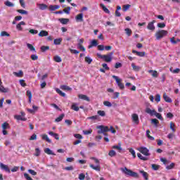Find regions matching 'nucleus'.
Listing matches in <instances>:
<instances>
[{"label":"nucleus","mask_w":180,"mask_h":180,"mask_svg":"<svg viewBox=\"0 0 180 180\" xmlns=\"http://www.w3.org/2000/svg\"><path fill=\"white\" fill-rule=\"evenodd\" d=\"M113 52H110L106 55H101V53H97V57L98 58H101V60H103L105 63H110L112 60L113 57Z\"/></svg>","instance_id":"1"},{"label":"nucleus","mask_w":180,"mask_h":180,"mask_svg":"<svg viewBox=\"0 0 180 180\" xmlns=\"http://www.w3.org/2000/svg\"><path fill=\"white\" fill-rule=\"evenodd\" d=\"M98 46V41L96 39H93L91 41L90 45H89L88 49H92V47H96Z\"/></svg>","instance_id":"12"},{"label":"nucleus","mask_w":180,"mask_h":180,"mask_svg":"<svg viewBox=\"0 0 180 180\" xmlns=\"http://www.w3.org/2000/svg\"><path fill=\"white\" fill-rule=\"evenodd\" d=\"M174 137H175V134L173 133H170L167 135V139H169V140H174Z\"/></svg>","instance_id":"60"},{"label":"nucleus","mask_w":180,"mask_h":180,"mask_svg":"<svg viewBox=\"0 0 180 180\" xmlns=\"http://www.w3.org/2000/svg\"><path fill=\"white\" fill-rule=\"evenodd\" d=\"M83 133L86 136H88V134H92V129H90L89 130L83 131Z\"/></svg>","instance_id":"63"},{"label":"nucleus","mask_w":180,"mask_h":180,"mask_svg":"<svg viewBox=\"0 0 180 180\" xmlns=\"http://www.w3.org/2000/svg\"><path fill=\"white\" fill-rule=\"evenodd\" d=\"M74 137H75V139H78L79 140H82V139H84V137H82V135L79 134H75Z\"/></svg>","instance_id":"56"},{"label":"nucleus","mask_w":180,"mask_h":180,"mask_svg":"<svg viewBox=\"0 0 180 180\" xmlns=\"http://www.w3.org/2000/svg\"><path fill=\"white\" fill-rule=\"evenodd\" d=\"M61 41H63V39L61 38L56 39L53 40V43L56 46H58V45L61 44Z\"/></svg>","instance_id":"36"},{"label":"nucleus","mask_w":180,"mask_h":180,"mask_svg":"<svg viewBox=\"0 0 180 180\" xmlns=\"http://www.w3.org/2000/svg\"><path fill=\"white\" fill-rule=\"evenodd\" d=\"M49 11H57V9H60V6L58 5H50L49 6Z\"/></svg>","instance_id":"16"},{"label":"nucleus","mask_w":180,"mask_h":180,"mask_svg":"<svg viewBox=\"0 0 180 180\" xmlns=\"http://www.w3.org/2000/svg\"><path fill=\"white\" fill-rule=\"evenodd\" d=\"M121 171L122 172H124V174H125V175H128L129 176H132L133 178H139V173L136 172H133L129 169H127V167H122L121 168Z\"/></svg>","instance_id":"2"},{"label":"nucleus","mask_w":180,"mask_h":180,"mask_svg":"<svg viewBox=\"0 0 180 180\" xmlns=\"http://www.w3.org/2000/svg\"><path fill=\"white\" fill-rule=\"evenodd\" d=\"M171 72H172V74H179L180 72V69L179 68H176L174 70L170 69Z\"/></svg>","instance_id":"53"},{"label":"nucleus","mask_w":180,"mask_h":180,"mask_svg":"<svg viewBox=\"0 0 180 180\" xmlns=\"http://www.w3.org/2000/svg\"><path fill=\"white\" fill-rule=\"evenodd\" d=\"M41 139H42V140H46V141H47V143H51V139H50L49 138V136H47V134L41 135Z\"/></svg>","instance_id":"26"},{"label":"nucleus","mask_w":180,"mask_h":180,"mask_svg":"<svg viewBox=\"0 0 180 180\" xmlns=\"http://www.w3.org/2000/svg\"><path fill=\"white\" fill-rule=\"evenodd\" d=\"M17 12H18V13H20L21 15H27L29 13L27 11L23 9H18L17 10Z\"/></svg>","instance_id":"41"},{"label":"nucleus","mask_w":180,"mask_h":180,"mask_svg":"<svg viewBox=\"0 0 180 180\" xmlns=\"http://www.w3.org/2000/svg\"><path fill=\"white\" fill-rule=\"evenodd\" d=\"M133 54H136L139 57H144L146 56V52H139L136 50H132Z\"/></svg>","instance_id":"14"},{"label":"nucleus","mask_w":180,"mask_h":180,"mask_svg":"<svg viewBox=\"0 0 180 180\" xmlns=\"http://www.w3.org/2000/svg\"><path fill=\"white\" fill-rule=\"evenodd\" d=\"M175 167V163H171L169 165L166 167V169H172Z\"/></svg>","instance_id":"62"},{"label":"nucleus","mask_w":180,"mask_h":180,"mask_svg":"<svg viewBox=\"0 0 180 180\" xmlns=\"http://www.w3.org/2000/svg\"><path fill=\"white\" fill-rule=\"evenodd\" d=\"M3 130H6V129H8L9 127V124L8 122H4L2 124L1 126Z\"/></svg>","instance_id":"49"},{"label":"nucleus","mask_w":180,"mask_h":180,"mask_svg":"<svg viewBox=\"0 0 180 180\" xmlns=\"http://www.w3.org/2000/svg\"><path fill=\"white\" fill-rule=\"evenodd\" d=\"M167 34H168V31L164 30H159L155 33L156 39L161 40V39H162V37H165Z\"/></svg>","instance_id":"4"},{"label":"nucleus","mask_w":180,"mask_h":180,"mask_svg":"<svg viewBox=\"0 0 180 180\" xmlns=\"http://www.w3.org/2000/svg\"><path fill=\"white\" fill-rule=\"evenodd\" d=\"M146 136H147L148 139H149V140H152V141H154V140H155V139H154V137H153V136H151L150 135V130H147V131H146Z\"/></svg>","instance_id":"50"},{"label":"nucleus","mask_w":180,"mask_h":180,"mask_svg":"<svg viewBox=\"0 0 180 180\" xmlns=\"http://www.w3.org/2000/svg\"><path fill=\"white\" fill-rule=\"evenodd\" d=\"M75 19L77 22H84V14L79 13L77 15H76Z\"/></svg>","instance_id":"11"},{"label":"nucleus","mask_w":180,"mask_h":180,"mask_svg":"<svg viewBox=\"0 0 180 180\" xmlns=\"http://www.w3.org/2000/svg\"><path fill=\"white\" fill-rule=\"evenodd\" d=\"M30 33H31V34H37V33H39V31L37 30H34V29H31L30 30Z\"/></svg>","instance_id":"64"},{"label":"nucleus","mask_w":180,"mask_h":180,"mask_svg":"<svg viewBox=\"0 0 180 180\" xmlns=\"http://www.w3.org/2000/svg\"><path fill=\"white\" fill-rule=\"evenodd\" d=\"M112 78L115 79L120 89H124V84L122 83V79H119L117 76H112Z\"/></svg>","instance_id":"6"},{"label":"nucleus","mask_w":180,"mask_h":180,"mask_svg":"<svg viewBox=\"0 0 180 180\" xmlns=\"http://www.w3.org/2000/svg\"><path fill=\"white\" fill-rule=\"evenodd\" d=\"M131 6L130 4H126L122 6L123 12H127Z\"/></svg>","instance_id":"30"},{"label":"nucleus","mask_w":180,"mask_h":180,"mask_svg":"<svg viewBox=\"0 0 180 180\" xmlns=\"http://www.w3.org/2000/svg\"><path fill=\"white\" fill-rule=\"evenodd\" d=\"M139 153L143 154V155H146V157H148L150 155V150H148L146 147H141L138 149Z\"/></svg>","instance_id":"7"},{"label":"nucleus","mask_w":180,"mask_h":180,"mask_svg":"<svg viewBox=\"0 0 180 180\" xmlns=\"http://www.w3.org/2000/svg\"><path fill=\"white\" fill-rule=\"evenodd\" d=\"M2 80H1L0 79V92H3L4 94H6L8 92V89L5 88L3 85H2Z\"/></svg>","instance_id":"13"},{"label":"nucleus","mask_w":180,"mask_h":180,"mask_svg":"<svg viewBox=\"0 0 180 180\" xmlns=\"http://www.w3.org/2000/svg\"><path fill=\"white\" fill-rule=\"evenodd\" d=\"M14 119H16V120H22V122H26V120H27V118L22 117V115H15Z\"/></svg>","instance_id":"23"},{"label":"nucleus","mask_w":180,"mask_h":180,"mask_svg":"<svg viewBox=\"0 0 180 180\" xmlns=\"http://www.w3.org/2000/svg\"><path fill=\"white\" fill-rule=\"evenodd\" d=\"M161 162H163L165 165H167V164H169V160H167L166 158H160Z\"/></svg>","instance_id":"47"},{"label":"nucleus","mask_w":180,"mask_h":180,"mask_svg":"<svg viewBox=\"0 0 180 180\" xmlns=\"http://www.w3.org/2000/svg\"><path fill=\"white\" fill-rule=\"evenodd\" d=\"M60 88L63 90V91H71L72 89H71L70 86H67V85H62L60 86Z\"/></svg>","instance_id":"45"},{"label":"nucleus","mask_w":180,"mask_h":180,"mask_svg":"<svg viewBox=\"0 0 180 180\" xmlns=\"http://www.w3.org/2000/svg\"><path fill=\"white\" fill-rule=\"evenodd\" d=\"M44 153L46 154H48V155H56V153H53V150H51L49 148H46L44 149Z\"/></svg>","instance_id":"19"},{"label":"nucleus","mask_w":180,"mask_h":180,"mask_svg":"<svg viewBox=\"0 0 180 180\" xmlns=\"http://www.w3.org/2000/svg\"><path fill=\"white\" fill-rule=\"evenodd\" d=\"M47 50H50V46H41V51H42V53H44V51H47Z\"/></svg>","instance_id":"42"},{"label":"nucleus","mask_w":180,"mask_h":180,"mask_svg":"<svg viewBox=\"0 0 180 180\" xmlns=\"http://www.w3.org/2000/svg\"><path fill=\"white\" fill-rule=\"evenodd\" d=\"M163 98L165 102H167V103H171L172 102V99H171V98H169V96H168L165 93L163 94Z\"/></svg>","instance_id":"17"},{"label":"nucleus","mask_w":180,"mask_h":180,"mask_svg":"<svg viewBox=\"0 0 180 180\" xmlns=\"http://www.w3.org/2000/svg\"><path fill=\"white\" fill-rule=\"evenodd\" d=\"M27 96L29 98V103H32V91H30V90L27 91Z\"/></svg>","instance_id":"38"},{"label":"nucleus","mask_w":180,"mask_h":180,"mask_svg":"<svg viewBox=\"0 0 180 180\" xmlns=\"http://www.w3.org/2000/svg\"><path fill=\"white\" fill-rule=\"evenodd\" d=\"M40 148H35V154H34V155H35V157H39V155H40Z\"/></svg>","instance_id":"59"},{"label":"nucleus","mask_w":180,"mask_h":180,"mask_svg":"<svg viewBox=\"0 0 180 180\" xmlns=\"http://www.w3.org/2000/svg\"><path fill=\"white\" fill-rule=\"evenodd\" d=\"M56 91L60 96L65 98V93L63 92L61 90H60V89H56Z\"/></svg>","instance_id":"37"},{"label":"nucleus","mask_w":180,"mask_h":180,"mask_svg":"<svg viewBox=\"0 0 180 180\" xmlns=\"http://www.w3.org/2000/svg\"><path fill=\"white\" fill-rule=\"evenodd\" d=\"M154 115L156 116V117L159 119V120H164V118H162V115H161L160 113L157 112V111H155Z\"/></svg>","instance_id":"46"},{"label":"nucleus","mask_w":180,"mask_h":180,"mask_svg":"<svg viewBox=\"0 0 180 180\" xmlns=\"http://www.w3.org/2000/svg\"><path fill=\"white\" fill-rule=\"evenodd\" d=\"M79 99H82L83 101H86V102H91V99L86 95L84 94H79L78 96Z\"/></svg>","instance_id":"10"},{"label":"nucleus","mask_w":180,"mask_h":180,"mask_svg":"<svg viewBox=\"0 0 180 180\" xmlns=\"http://www.w3.org/2000/svg\"><path fill=\"white\" fill-rule=\"evenodd\" d=\"M148 72H149V74H152V77H154V78H157L158 77V72L157 70H150Z\"/></svg>","instance_id":"20"},{"label":"nucleus","mask_w":180,"mask_h":180,"mask_svg":"<svg viewBox=\"0 0 180 180\" xmlns=\"http://www.w3.org/2000/svg\"><path fill=\"white\" fill-rule=\"evenodd\" d=\"M84 60L86 63H87V64H91V63H92V58H91L90 57L86 56Z\"/></svg>","instance_id":"54"},{"label":"nucleus","mask_w":180,"mask_h":180,"mask_svg":"<svg viewBox=\"0 0 180 180\" xmlns=\"http://www.w3.org/2000/svg\"><path fill=\"white\" fill-rule=\"evenodd\" d=\"M24 178H25L26 180H33V179L27 173L24 174Z\"/></svg>","instance_id":"57"},{"label":"nucleus","mask_w":180,"mask_h":180,"mask_svg":"<svg viewBox=\"0 0 180 180\" xmlns=\"http://www.w3.org/2000/svg\"><path fill=\"white\" fill-rule=\"evenodd\" d=\"M97 114L98 116H101V117H105V116H106V112L104 110H98Z\"/></svg>","instance_id":"31"},{"label":"nucleus","mask_w":180,"mask_h":180,"mask_svg":"<svg viewBox=\"0 0 180 180\" xmlns=\"http://www.w3.org/2000/svg\"><path fill=\"white\" fill-rule=\"evenodd\" d=\"M96 129H99L100 130L98 131V134H104V136H108L107 131H109V127L108 126H103V125H99L96 127Z\"/></svg>","instance_id":"3"},{"label":"nucleus","mask_w":180,"mask_h":180,"mask_svg":"<svg viewBox=\"0 0 180 180\" xmlns=\"http://www.w3.org/2000/svg\"><path fill=\"white\" fill-rule=\"evenodd\" d=\"M31 60H32V61H36L39 60V56L37 55L32 54L31 55Z\"/></svg>","instance_id":"51"},{"label":"nucleus","mask_w":180,"mask_h":180,"mask_svg":"<svg viewBox=\"0 0 180 180\" xmlns=\"http://www.w3.org/2000/svg\"><path fill=\"white\" fill-rule=\"evenodd\" d=\"M151 167L153 171H158V169H160V168L161 167V166H160L159 165H155V164H153Z\"/></svg>","instance_id":"35"},{"label":"nucleus","mask_w":180,"mask_h":180,"mask_svg":"<svg viewBox=\"0 0 180 180\" xmlns=\"http://www.w3.org/2000/svg\"><path fill=\"white\" fill-rule=\"evenodd\" d=\"M131 121L134 124L139 126L140 124V120L139 119V115L134 113L131 115Z\"/></svg>","instance_id":"5"},{"label":"nucleus","mask_w":180,"mask_h":180,"mask_svg":"<svg viewBox=\"0 0 180 180\" xmlns=\"http://www.w3.org/2000/svg\"><path fill=\"white\" fill-rule=\"evenodd\" d=\"M108 155L110 157H115V155H116V151H115L113 150H110L108 153Z\"/></svg>","instance_id":"52"},{"label":"nucleus","mask_w":180,"mask_h":180,"mask_svg":"<svg viewBox=\"0 0 180 180\" xmlns=\"http://www.w3.org/2000/svg\"><path fill=\"white\" fill-rule=\"evenodd\" d=\"M71 11V7L68 6L63 9V12L66 13V15H70V12Z\"/></svg>","instance_id":"48"},{"label":"nucleus","mask_w":180,"mask_h":180,"mask_svg":"<svg viewBox=\"0 0 180 180\" xmlns=\"http://www.w3.org/2000/svg\"><path fill=\"white\" fill-rule=\"evenodd\" d=\"M170 129H172V131L173 133H175L176 131V129H175V123L172 122H170Z\"/></svg>","instance_id":"40"},{"label":"nucleus","mask_w":180,"mask_h":180,"mask_svg":"<svg viewBox=\"0 0 180 180\" xmlns=\"http://www.w3.org/2000/svg\"><path fill=\"white\" fill-rule=\"evenodd\" d=\"M64 116H65V115L64 113L61 114L59 117L56 118L55 122L56 123L61 122V120H63V119H64Z\"/></svg>","instance_id":"25"},{"label":"nucleus","mask_w":180,"mask_h":180,"mask_svg":"<svg viewBox=\"0 0 180 180\" xmlns=\"http://www.w3.org/2000/svg\"><path fill=\"white\" fill-rule=\"evenodd\" d=\"M155 23V20H153V21L148 22L147 29L148 30H151L152 32H154L155 30V26H154V24Z\"/></svg>","instance_id":"8"},{"label":"nucleus","mask_w":180,"mask_h":180,"mask_svg":"<svg viewBox=\"0 0 180 180\" xmlns=\"http://www.w3.org/2000/svg\"><path fill=\"white\" fill-rule=\"evenodd\" d=\"M5 5L6 6H8L9 8H13V6H15V4H13V3L9 1H6L5 2Z\"/></svg>","instance_id":"43"},{"label":"nucleus","mask_w":180,"mask_h":180,"mask_svg":"<svg viewBox=\"0 0 180 180\" xmlns=\"http://www.w3.org/2000/svg\"><path fill=\"white\" fill-rule=\"evenodd\" d=\"M100 6L102 8L103 11L105 13H110V11H109V9H108V8H106V6L104 5L103 4H101Z\"/></svg>","instance_id":"24"},{"label":"nucleus","mask_w":180,"mask_h":180,"mask_svg":"<svg viewBox=\"0 0 180 180\" xmlns=\"http://www.w3.org/2000/svg\"><path fill=\"white\" fill-rule=\"evenodd\" d=\"M146 112V113L151 115V116H153V115L155 114V110H151L150 108H147Z\"/></svg>","instance_id":"39"},{"label":"nucleus","mask_w":180,"mask_h":180,"mask_svg":"<svg viewBox=\"0 0 180 180\" xmlns=\"http://www.w3.org/2000/svg\"><path fill=\"white\" fill-rule=\"evenodd\" d=\"M129 151L132 155V157L136 158V151H134L133 148H129Z\"/></svg>","instance_id":"55"},{"label":"nucleus","mask_w":180,"mask_h":180,"mask_svg":"<svg viewBox=\"0 0 180 180\" xmlns=\"http://www.w3.org/2000/svg\"><path fill=\"white\" fill-rule=\"evenodd\" d=\"M90 168H92V169H94V171H101V165H98L97 166H94L92 164L89 165Z\"/></svg>","instance_id":"22"},{"label":"nucleus","mask_w":180,"mask_h":180,"mask_svg":"<svg viewBox=\"0 0 180 180\" xmlns=\"http://www.w3.org/2000/svg\"><path fill=\"white\" fill-rule=\"evenodd\" d=\"M13 75H15V77L20 78V77H23V71L20 70L18 72H14Z\"/></svg>","instance_id":"29"},{"label":"nucleus","mask_w":180,"mask_h":180,"mask_svg":"<svg viewBox=\"0 0 180 180\" xmlns=\"http://www.w3.org/2000/svg\"><path fill=\"white\" fill-rule=\"evenodd\" d=\"M53 60L54 61H56V63H61V61H63V60L61 59V57L58 56H54Z\"/></svg>","instance_id":"44"},{"label":"nucleus","mask_w":180,"mask_h":180,"mask_svg":"<svg viewBox=\"0 0 180 180\" xmlns=\"http://www.w3.org/2000/svg\"><path fill=\"white\" fill-rule=\"evenodd\" d=\"M0 168L1 169L6 171V172H8V174H11V169H9V167H8V165H4V163H0Z\"/></svg>","instance_id":"9"},{"label":"nucleus","mask_w":180,"mask_h":180,"mask_svg":"<svg viewBox=\"0 0 180 180\" xmlns=\"http://www.w3.org/2000/svg\"><path fill=\"white\" fill-rule=\"evenodd\" d=\"M27 47L30 50V51H34V53H36V49L31 44H27Z\"/></svg>","instance_id":"32"},{"label":"nucleus","mask_w":180,"mask_h":180,"mask_svg":"<svg viewBox=\"0 0 180 180\" xmlns=\"http://www.w3.org/2000/svg\"><path fill=\"white\" fill-rule=\"evenodd\" d=\"M137 157L139 160H141L142 161H147V160H148V158L141 155V153H137Z\"/></svg>","instance_id":"33"},{"label":"nucleus","mask_w":180,"mask_h":180,"mask_svg":"<svg viewBox=\"0 0 180 180\" xmlns=\"http://www.w3.org/2000/svg\"><path fill=\"white\" fill-rule=\"evenodd\" d=\"M139 172H140V174H142V176L144 178V179L148 180V173H147L144 170H140Z\"/></svg>","instance_id":"21"},{"label":"nucleus","mask_w":180,"mask_h":180,"mask_svg":"<svg viewBox=\"0 0 180 180\" xmlns=\"http://www.w3.org/2000/svg\"><path fill=\"white\" fill-rule=\"evenodd\" d=\"M38 36L39 37H46V36H49V32L46 30H41L40 32L38 34Z\"/></svg>","instance_id":"15"},{"label":"nucleus","mask_w":180,"mask_h":180,"mask_svg":"<svg viewBox=\"0 0 180 180\" xmlns=\"http://www.w3.org/2000/svg\"><path fill=\"white\" fill-rule=\"evenodd\" d=\"M165 22H159L158 23V27H160V29H164L165 27Z\"/></svg>","instance_id":"58"},{"label":"nucleus","mask_w":180,"mask_h":180,"mask_svg":"<svg viewBox=\"0 0 180 180\" xmlns=\"http://www.w3.org/2000/svg\"><path fill=\"white\" fill-rule=\"evenodd\" d=\"M71 109L72 110H75V112H78V110H79V107H78L77 105V104L75 103H73L72 105H71Z\"/></svg>","instance_id":"34"},{"label":"nucleus","mask_w":180,"mask_h":180,"mask_svg":"<svg viewBox=\"0 0 180 180\" xmlns=\"http://www.w3.org/2000/svg\"><path fill=\"white\" fill-rule=\"evenodd\" d=\"M59 22H60V23H62V25H67V23H68V22H70V19L60 18V19H59Z\"/></svg>","instance_id":"27"},{"label":"nucleus","mask_w":180,"mask_h":180,"mask_svg":"<svg viewBox=\"0 0 180 180\" xmlns=\"http://www.w3.org/2000/svg\"><path fill=\"white\" fill-rule=\"evenodd\" d=\"M103 105H104L105 106H108V108L112 107V103L110 102V101H104V102H103Z\"/></svg>","instance_id":"61"},{"label":"nucleus","mask_w":180,"mask_h":180,"mask_svg":"<svg viewBox=\"0 0 180 180\" xmlns=\"http://www.w3.org/2000/svg\"><path fill=\"white\" fill-rule=\"evenodd\" d=\"M38 5H39V8L41 11H45V9H47V8H49V6L44 4H38Z\"/></svg>","instance_id":"28"},{"label":"nucleus","mask_w":180,"mask_h":180,"mask_svg":"<svg viewBox=\"0 0 180 180\" xmlns=\"http://www.w3.org/2000/svg\"><path fill=\"white\" fill-rule=\"evenodd\" d=\"M25 25H26V23L24 21H21L16 25V29H18V30H22L23 28H22V26H25Z\"/></svg>","instance_id":"18"}]
</instances>
